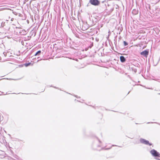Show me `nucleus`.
I'll list each match as a JSON object with an SVG mask.
<instances>
[{
  "label": "nucleus",
  "mask_w": 160,
  "mask_h": 160,
  "mask_svg": "<svg viewBox=\"0 0 160 160\" xmlns=\"http://www.w3.org/2000/svg\"><path fill=\"white\" fill-rule=\"evenodd\" d=\"M150 153L154 157H160V154L154 149L151 150L150 151Z\"/></svg>",
  "instance_id": "1"
},
{
  "label": "nucleus",
  "mask_w": 160,
  "mask_h": 160,
  "mask_svg": "<svg viewBox=\"0 0 160 160\" xmlns=\"http://www.w3.org/2000/svg\"><path fill=\"white\" fill-rule=\"evenodd\" d=\"M89 2L94 6H98L100 4V2L98 0H90Z\"/></svg>",
  "instance_id": "2"
},
{
  "label": "nucleus",
  "mask_w": 160,
  "mask_h": 160,
  "mask_svg": "<svg viewBox=\"0 0 160 160\" xmlns=\"http://www.w3.org/2000/svg\"><path fill=\"white\" fill-rule=\"evenodd\" d=\"M140 142L146 145H149V146L152 145V144L149 143L148 141L145 140L143 139H141L140 140Z\"/></svg>",
  "instance_id": "3"
},
{
  "label": "nucleus",
  "mask_w": 160,
  "mask_h": 160,
  "mask_svg": "<svg viewBox=\"0 0 160 160\" xmlns=\"http://www.w3.org/2000/svg\"><path fill=\"white\" fill-rule=\"evenodd\" d=\"M148 51L147 50H145L141 52L140 54L146 57H147L148 54Z\"/></svg>",
  "instance_id": "4"
},
{
  "label": "nucleus",
  "mask_w": 160,
  "mask_h": 160,
  "mask_svg": "<svg viewBox=\"0 0 160 160\" xmlns=\"http://www.w3.org/2000/svg\"><path fill=\"white\" fill-rule=\"evenodd\" d=\"M120 60L122 62H124L126 61V59L123 56L120 57Z\"/></svg>",
  "instance_id": "5"
},
{
  "label": "nucleus",
  "mask_w": 160,
  "mask_h": 160,
  "mask_svg": "<svg viewBox=\"0 0 160 160\" xmlns=\"http://www.w3.org/2000/svg\"><path fill=\"white\" fill-rule=\"evenodd\" d=\"M132 13L134 14H137L138 13V11L136 9H133L132 11Z\"/></svg>",
  "instance_id": "6"
},
{
  "label": "nucleus",
  "mask_w": 160,
  "mask_h": 160,
  "mask_svg": "<svg viewBox=\"0 0 160 160\" xmlns=\"http://www.w3.org/2000/svg\"><path fill=\"white\" fill-rule=\"evenodd\" d=\"M31 64V62H29L28 63H26L25 64V66L26 67H27V66H28L29 65H30Z\"/></svg>",
  "instance_id": "7"
},
{
  "label": "nucleus",
  "mask_w": 160,
  "mask_h": 160,
  "mask_svg": "<svg viewBox=\"0 0 160 160\" xmlns=\"http://www.w3.org/2000/svg\"><path fill=\"white\" fill-rule=\"evenodd\" d=\"M123 43H124V46H125L128 45V43L125 41H124L123 42Z\"/></svg>",
  "instance_id": "8"
},
{
  "label": "nucleus",
  "mask_w": 160,
  "mask_h": 160,
  "mask_svg": "<svg viewBox=\"0 0 160 160\" xmlns=\"http://www.w3.org/2000/svg\"><path fill=\"white\" fill-rule=\"evenodd\" d=\"M41 52V51H38L35 54V56L37 55H38V53H40Z\"/></svg>",
  "instance_id": "9"
},
{
  "label": "nucleus",
  "mask_w": 160,
  "mask_h": 160,
  "mask_svg": "<svg viewBox=\"0 0 160 160\" xmlns=\"http://www.w3.org/2000/svg\"><path fill=\"white\" fill-rule=\"evenodd\" d=\"M145 32V31H142V32H141L140 33H144Z\"/></svg>",
  "instance_id": "10"
},
{
  "label": "nucleus",
  "mask_w": 160,
  "mask_h": 160,
  "mask_svg": "<svg viewBox=\"0 0 160 160\" xmlns=\"http://www.w3.org/2000/svg\"><path fill=\"white\" fill-rule=\"evenodd\" d=\"M159 160H160V159H159Z\"/></svg>",
  "instance_id": "11"
}]
</instances>
